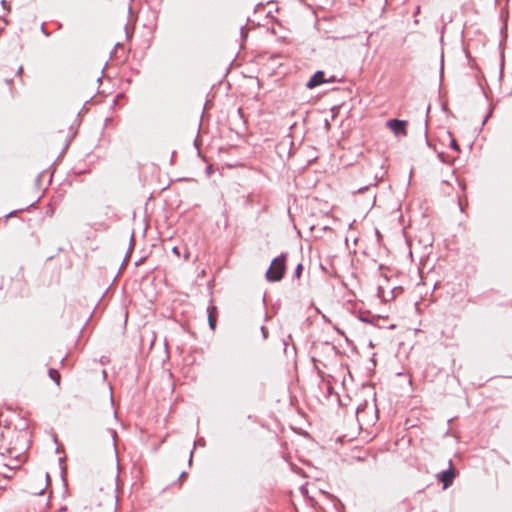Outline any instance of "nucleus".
<instances>
[{
    "instance_id": "4",
    "label": "nucleus",
    "mask_w": 512,
    "mask_h": 512,
    "mask_svg": "<svg viewBox=\"0 0 512 512\" xmlns=\"http://www.w3.org/2000/svg\"><path fill=\"white\" fill-rule=\"evenodd\" d=\"M456 476V472L452 468H448L445 470H442L441 472L437 473L436 478L439 482L442 483L443 488L447 489L453 484L454 478Z\"/></svg>"
},
{
    "instance_id": "24",
    "label": "nucleus",
    "mask_w": 512,
    "mask_h": 512,
    "mask_svg": "<svg viewBox=\"0 0 512 512\" xmlns=\"http://www.w3.org/2000/svg\"><path fill=\"white\" fill-rule=\"evenodd\" d=\"M103 359H105V356H102V358H101V362H102V363H104V360H103Z\"/></svg>"
},
{
    "instance_id": "5",
    "label": "nucleus",
    "mask_w": 512,
    "mask_h": 512,
    "mask_svg": "<svg viewBox=\"0 0 512 512\" xmlns=\"http://www.w3.org/2000/svg\"><path fill=\"white\" fill-rule=\"evenodd\" d=\"M217 316H218L217 308L214 306L209 307L208 308V321H209V326L211 327L212 330H214L216 327Z\"/></svg>"
},
{
    "instance_id": "15",
    "label": "nucleus",
    "mask_w": 512,
    "mask_h": 512,
    "mask_svg": "<svg viewBox=\"0 0 512 512\" xmlns=\"http://www.w3.org/2000/svg\"><path fill=\"white\" fill-rule=\"evenodd\" d=\"M301 271H302V265H301V264H299V265H298V267H297V269H296V275H297L298 277L300 276Z\"/></svg>"
},
{
    "instance_id": "19",
    "label": "nucleus",
    "mask_w": 512,
    "mask_h": 512,
    "mask_svg": "<svg viewBox=\"0 0 512 512\" xmlns=\"http://www.w3.org/2000/svg\"><path fill=\"white\" fill-rule=\"evenodd\" d=\"M198 443L201 445V446H204L205 445V440L203 438H201Z\"/></svg>"
},
{
    "instance_id": "18",
    "label": "nucleus",
    "mask_w": 512,
    "mask_h": 512,
    "mask_svg": "<svg viewBox=\"0 0 512 512\" xmlns=\"http://www.w3.org/2000/svg\"><path fill=\"white\" fill-rule=\"evenodd\" d=\"M45 478H46V483H47V485H48V484H49V482H50V476H49V473H46Z\"/></svg>"
},
{
    "instance_id": "12",
    "label": "nucleus",
    "mask_w": 512,
    "mask_h": 512,
    "mask_svg": "<svg viewBox=\"0 0 512 512\" xmlns=\"http://www.w3.org/2000/svg\"><path fill=\"white\" fill-rule=\"evenodd\" d=\"M194 445H196V442H194ZM194 450H195V446H193V449L190 452V456H189V460H188V464L190 466L192 465Z\"/></svg>"
},
{
    "instance_id": "22",
    "label": "nucleus",
    "mask_w": 512,
    "mask_h": 512,
    "mask_svg": "<svg viewBox=\"0 0 512 512\" xmlns=\"http://www.w3.org/2000/svg\"><path fill=\"white\" fill-rule=\"evenodd\" d=\"M169 358H170V354L166 353V359H169Z\"/></svg>"
},
{
    "instance_id": "9",
    "label": "nucleus",
    "mask_w": 512,
    "mask_h": 512,
    "mask_svg": "<svg viewBox=\"0 0 512 512\" xmlns=\"http://www.w3.org/2000/svg\"><path fill=\"white\" fill-rule=\"evenodd\" d=\"M375 355H376V354H372V357H371V358H369V364H368V366L366 367V368H367V370H368L369 372H373V371H374V369H375V367H376V359H375Z\"/></svg>"
},
{
    "instance_id": "21",
    "label": "nucleus",
    "mask_w": 512,
    "mask_h": 512,
    "mask_svg": "<svg viewBox=\"0 0 512 512\" xmlns=\"http://www.w3.org/2000/svg\"><path fill=\"white\" fill-rule=\"evenodd\" d=\"M184 258L187 260L189 258V252L185 253Z\"/></svg>"
},
{
    "instance_id": "7",
    "label": "nucleus",
    "mask_w": 512,
    "mask_h": 512,
    "mask_svg": "<svg viewBox=\"0 0 512 512\" xmlns=\"http://www.w3.org/2000/svg\"><path fill=\"white\" fill-rule=\"evenodd\" d=\"M48 376L56 385H58V386L60 385L61 375H60L58 369H56V368H49L48 369Z\"/></svg>"
},
{
    "instance_id": "6",
    "label": "nucleus",
    "mask_w": 512,
    "mask_h": 512,
    "mask_svg": "<svg viewBox=\"0 0 512 512\" xmlns=\"http://www.w3.org/2000/svg\"><path fill=\"white\" fill-rule=\"evenodd\" d=\"M323 383V387L325 389V398L328 399L330 396L332 395H336L337 398H339L338 394L334 391V388L332 386V384L330 383V381H326V379L324 378V381H322Z\"/></svg>"
},
{
    "instance_id": "16",
    "label": "nucleus",
    "mask_w": 512,
    "mask_h": 512,
    "mask_svg": "<svg viewBox=\"0 0 512 512\" xmlns=\"http://www.w3.org/2000/svg\"><path fill=\"white\" fill-rule=\"evenodd\" d=\"M22 72H23V67H22V65H19V66L17 67V74H18L20 77H21V75H22Z\"/></svg>"
},
{
    "instance_id": "2",
    "label": "nucleus",
    "mask_w": 512,
    "mask_h": 512,
    "mask_svg": "<svg viewBox=\"0 0 512 512\" xmlns=\"http://www.w3.org/2000/svg\"><path fill=\"white\" fill-rule=\"evenodd\" d=\"M335 81V77L332 76L330 78H325V73L323 71H317L307 82L306 87L308 89H313L324 83H332Z\"/></svg>"
},
{
    "instance_id": "10",
    "label": "nucleus",
    "mask_w": 512,
    "mask_h": 512,
    "mask_svg": "<svg viewBox=\"0 0 512 512\" xmlns=\"http://www.w3.org/2000/svg\"><path fill=\"white\" fill-rule=\"evenodd\" d=\"M64 459H65L64 457L59 458V464H60V468H61V476L63 479H64V474H65V467L62 465Z\"/></svg>"
},
{
    "instance_id": "3",
    "label": "nucleus",
    "mask_w": 512,
    "mask_h": 512,
    "mask_svg": "<svg viewBox=\"0 0 512 512\" xmlns=\"http://www.w3.org/2000/svg\"><path fill=\"white\" fill-rule=\"evenodd\" d=\"M386 125L394 133L395 136L407 135V122L404 120L391 119L387 122Z\"/></svg>"
},
{
    "instance_id": "20",
    "label": "nucleus",
    "mask_w": 512,
    "mask_h": 512,
    "mask_svg": "<svg viewBox=\"0 0 512 512\" xmlns=\"http://www.w3.org/2000/svg\"><path fill=\"white\" fill-rule=\"evenodd\" d=\"M186 475H187V473H186V472H182V473L180 474L179 480L183 479Z\"/></svg>"
},
{
    "instance_id": "17",
    "label": "nucleus",
    "mask_w": 512,
    "mask_h": 512,
    "mask_svg": "<svg viewBox=\"0 0 512 512\" xmlns=\"http://www.w3.org/2000/svg\"><path fill=\"white\" fill-rule=\"evenodd\" d=\"M451 145H452V147H453V148H455L456 150H459V147H458V145H457V143H456V141H455V140H452Z\"/></svg>"
},
{
    "instance_id": "11",
    "label": "nucleus",
    "mask_w": 512,
    "mask_h": 512,
    "mask_svg": "<svg viewBox=\"0 0 512 512\" xmlns=\"http://www.w3.org/2000/svg\"><path fill=\"white\" fill-rule=\"evenodd\" d=\"M192 355L193 354H188L187 357L184 358V362L187 364H192L194 362Z\"/></svg>"
},
{
    "instance_id": "23",
    "label": "nucleus",
    "mask_w": 512,
    "mask_h": 512,
    "mask_svg": "<svg viewBox=\"0 0 512 512\" xmlns=\"http://www.w3.org/2000/svg\"><path fill=\"white\" fill-rule=\"evenodd\" d=\"M66 509H67V507H66V506H64V507H62V508H61V510H62V511H65Z\"/></svg>"
},
{
    "instance_id": "14",
    "label": "nucleus",
    "mask_w": 512,
    "mask_h": 512,
    "mask_svg": "<svg viewBox=\"0 0 512 512\" xmlns=\"http://www.w3.org/2000/svg\"><path fill=\"white\" fill-rule=\"evenodd\" d=\"M172 252L177 256L179 257L180 256V251H179V248L178 247H173L172 248Z\"/></svg>"
},
{
    "instance_id": "25",
    "label": "nucleus",
    "mask_w": 512,
    "mask_h": 512,
    "mask_svg": "<svg viewBox=\"0 0 512 512\" xmlns=\"http://www.w3.org/2000/svg\"><path fill=\"white\" fill-rule=\"evenodd\" d=\"M56 452H57V453H59V452H60V448H59V447H57V448H56Z\"/></svg>"
},
{
    "instance_id": "8",
    "label": "nucleus",
    "mask_w": 512,
    "mask_h": 512,
    "mask_svg": "<svg viewBox=\"0 0 512 512\" xmlns=\"http://www.w3.org/2000/svg\"><path fill=\"white\" fill-rule=\"evenodd\" d=\"M311 362L314 365V369L317 371L318 376L321 378V381H324L325 373L323 372L322 364L319 360H317L315 357H311Z\"/></svg>"
},
{
    "instance_id": "13",
    "label": "nucleus",
    "mask_w": 512,
    "mask_h": 512,
    "mask_svg": "<svg viewBox=\"0 0 512 512\" xmlns=\"http://www.w3.org/2000/svg\"><path fill=\"white\" fill-rule=\"evenodd\" d=\"M68 355H69V354H65V356H64V357H61V358L59 359L60 364H61L62 366L66 365V362H67V356H68Z\"/></svg>"
},
{
    "instance_id": "1",
    "label": "nucleus",
    "mask_w": 512,
    "mask_h": 512,
    "mask_svg": "<svg viewBox=\"0 0 512 512\" xmlns=\"http://www.w3.org/2000/svg\"><path fill=\"white\" fill-rule=\"evenodd\" d=\"M286 270V257L281 255L272 260L271 265L266 272V279L270 282L280 281Z\"/></svg>"
}]
</instances>
